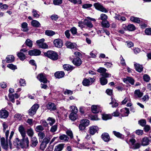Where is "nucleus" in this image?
<instances>
[{"mask_svg": "<svg viewBox=\"0 0 151 151\" xmlns=\"http://www.w3.org/2000/svg\"><path fill=\"white\" fill-rule=\"evenodd\" d=\"M22 141L20 140L18 138H16L13 141V145L11 143L10 144L9 146L11 149L16 148H20L28 147L26 146V143L23 141Z\"/></svg>", "mask_w": 151, "mask_h": 151, "instance_id": "f257e3e1", "label": "nucleus"}, {"mask_svg": "<svg viewBox=\"0 0 151 151\" xmlns=\"http://www.w3.org/2000/svg\"><path fill=\"white\" fill-rule=\"evenodd\" d=\"M18 131L21 135L22 139V140L26 143L27 147L29 146V140L26 135V132L25 127L22 124L20 125L18 127Z\"/></svg>", "mask_w": 151, "mask_h": 151, "instance_id": "f03ea898", "label": "nucleus"}, {"mask_svg": "<svg viewBox=\"0 0 151 151\" xmlns=\"http://www.w3.org/2000/svg\"><path fill=\"white\" fill-rule=\"evenodd\" d=\"M44 55L50 59L55 60L58 58V55L56 52L53 51H48L44 53Z\"/></svg>", "mask_w": 151, "mask_h": 151, "instance_id": "7ed1b4c3", "label": "nucleus"}, {"mask_svg": "<svg viewBox=\"0 0 151 151\" xmlns=\"http://www.w3.org/2000/svg\"><path fill=\"white\" fill-rule=\"evenodd\" d=\"M95 81V79L94 78L89 77L88 78H85L82 81V84L84 86H88L94 82Z\"/></svg>", "mask_w": 151, "mask_h": 151, "instance_id": "20e7f679", "label": "nucleus"}, {"mask_svg": "<svg viewBox=\"0 0 151 151\" xmlns=\"http://www.w3.org/2000/svg\"><path fill=\"white\" fill-rule=\"evenodd\" d=\"M93 6L96 9L102 12L106 13L108 12L107 9L99 3H95L94 4Z\"/></svg>", "mask_w": 151, "mask_h": 151, "instance_id": "39448f33", "label": "nucleus"}, {"mask_svg": "<svg viewBox=\"0 0 151 151\" xmlns=\"http://www.w3.org/2000/svg\"><path fill=\"white\" fill-rule=\"evenodd\" d=\"M39 107V105L37 104H34L29 110V114L31 116L34 115Z\"/></svg>", "mask_w": 151, "mask_h": 151, "instance_id": "423d86ee", "label": "nucleus"}, {"mask_svg": "<svg viewBox=\"0 0 151 151\" xmlns=\"http://www.w3.org/2000/svg\"><path fill=\"white\" fill-rule=\"evenodd\" d=\"M44 39L42 38L37 40L36 42L39 47L46 49L48 48V46L44 42Z\"/></svg>", "mask_w": 151, "mask_h": 151, "instance_id": "0eeeda50", "label": "nucleus"}, {"mask_svg": "<svg viewBox=\"0 0 151 151\" xmlns=\"http://www.w3.org/2000/svg\"><path fill=\"white\" fill-rule=\"evenodd\" d=\"M37 78L41 82L46 83L47 82V80L46 78V75L45 74L41 73L38 75L37 77Z\"/></svg>", "mask_w": 151, "mask_h": 151, "instance_id": "6e6552de", "label": "nucleus"}, {"mask_svg": "<svg viewBox=\"0 0 151 151\" xmlns=\"http://www.w3.org/2000/svg\"><path fill=\"white\" fill-rule=\"evenodd\" d=\"M54 45L56 47L60 48L63 45V42L60 39H56L53 41Z\"/></svg>", "mask_w": 151, "mask_h": 151, "instance_id": "1a4fd4ad", "label": "nucleus"}, {"mask_svg": "<svg viewBox=\"0 0 151 151\" xmlns=\"http://www.w3.org/2000/svg\"><path fill=\"white\" fill-rule=\"evenodd\" d=\"M99 130L98 127L96 126H93L89 127V129L90 134L92 135L95 134L96 132H98Z\"/></svg>", "mask_w": 151, "mask_h": 151, "instance_id": "9d476101", "label": "nucleus"}, {"mask_svg": "<svg viewBox=\"0 0 151 151\" xmlns=\"http://www.w3.org/2000/svg\"><path fill=\"white\" fill-rule=\"evenodd\" d=\"M47 107L48 109L50 111H54L56 109V106L53 103L50 102L47 105Z\"/></svg>", "mask_w": 151, "mask_h": 151, "instance_id": "9b49d317", "label": "nucleus"}, {"mask_svg": "<svg viewBox=\"0 0 151 151\" xmlns=\"http://www.w3.org/2000/svg\"><path fill=\"white\" fill-rule=\"evenodd\" d=\"M28 53L31 56H37L40 55L41 52L39 50L35 49L29 50Z\"/></svg>", "mask_w": 151, "mask_h": 151, "instance_id": "f8f14e48", "label": "nucleus"}, {"mask_svg": "<svg viewBox=\"0 0 151 151\" xmlns=\"http://www.w3.org/2000/svg\"><path fill=\"white\" fill-rule=\"evenodd\" d=\"M129 113V110L127 108H123L120 110V114L123 116H128Z\"/></svg>", "mask_w": 151, "mask_h": 151, "instance_id": "ddd939ff", "label": "nucleus"}, {"mask_svg": "<svg viewBox=\"0 0 151 151\" xmlns=\"http://www.w3.org/2000/svg\"><path fill=\"white\" fill-rule=\"evenodd\" d=\"M91 111L94 113H97L101 111L100 107L98 105H93L91 106Z\"/></svg>", "mask_w": 151, "mask_h": 151, "instance_id": "4468645a", "label": "nucleus"}, {"mask_svg": "<svg viewBox=\"0 0 151 151\" xmlns=\"http://www.w3.org/2000/svg\"><path fill=\"white\" fill-rule=\"evenodd\" d=\"M1 144L2 147L5 150H7L8 148V144L7 142H6L5 139L4 137L1 139Z\"/></svg>", "mask_w": 151, "mask_h": 151, "instance_id": "2eb2a0df", "label": "nucleus"}, {"mask_svg": "<svg viewBox=\"0 0 151 151\" xmlns=\"http://www.w3.org/2000/svg\"><path fill=\"white\" fill-rule=\"evenodd\" d=\"M72 62L74 65L77 66L80 65L82 63L81 60L79 58H74Z\"/></svg>", "mask_w": 151, "mask_h": 151, "instance_id": "dca6fc26", "label": "nucleus"}, {"mask_svg": "<svg viewBox=\"0 0 151 151\" xmlns=\"http://www.w3.org/2000/svg\"><path fill=\"white\" fill-rule=\"evenodd\" d=\"M38 143L37 139L36 137L31 138L30 146L32 147H35Z\"/></svg>", "mask_w": 151, "mask_h": 151, "instance_id": "f3484780", "label": "nucleus"}, {"mask_svg": "<svg viewBox=\"0 0 151 151\" xmlns=\"http://www.w3.org/2000/svg\"><path fill=\"white\" fill-rule=\"evenodd\" d=\"M8 116V113L5 110H2L0 111V118H5Z\"/></svg>", "mask_w": 151, "mask_h": 151, "instance_id": "a211bd4d", "label": "nucleus"}, {"mask_svg": "<svg viewBox=\"0 0 151 151\" xmlns=\"http://www.w3.org/2000/svg\"><path fill=\"white\" fill-rule=\"evenodd\" d=\"M101 138L105 142H108L109 141L110 137L109 134L107 133H104L101 135Z\"/></svg>", "mask_w": 151, "mask_h": 151, "instance_id": "6ab92c4d", "label": "nucleus"}, {"mask_svg": "<svg viewBox=\"0 0 151 151\" xmlns=\"http://www.w3.org/2000/svg\"><path fill=\"white\" fill-rule=\"evenodd\" d=\"M83 24L84 25H86L88 27L91 28L93 27V25L91 22L89 20L85 19L83 21Z\"/></svg>", "mask_w": 151, "mask_h": 151, "instance_id": "aec40b11", "label": "nucleus"}, {"mask_svg": "<svg viewBox=\"0 0 151 151\" xmlns=\"http://www.w3.org/2000/svg\"><path fill=\"white\" fill-rule=\"evenodd\" d=\"M28 24L27 23L24 22L21 24L22 30L24 32H27L29 30L28 28Z\"/></svg>", "mask_w": 151, "mask_h": 151, "instance_id": "412c9836", "label": "nucleus"}, {"mask_svg": "<svg viewBox=\"0 0 151 151\" xmlns=\"http://www.w3.org/2000/svg\"><path fill=\"white\" fill-rule=\"evenodd\" d=\"M150 141V139L147 137L143 138L142 141V145L143 146H146L148 145Z\"/></svg>", "mask_w": 151, "mask_h": 151, "instance_id": "4be33fe9", "label": "nucleus"}, {"mask_svg": "<svg viewBox=\"0 0 151 151\" xmlns=\"http://www.w3.org/2000/svg\"><path fill=\"white\" fill-rule=\"evenodd\" d=\"M65 73L62 71L56 72L55 74V76L57 78H63L64 76Z\"/></svg>", "mask_w": 151, "mask_h": 151, "instance_id": "5701e85b", "label": "nucleus"}, {"mask_svg": "<svg viewBox=\"0 0 151 151\" xmlns=\"http://www.w3.org/2000/svg\"><path fill=\"white\" fill-rule=\"evenodd\" d=\"M65 45L68 48L73 49L76 47V45L75 43H73L67 41L65 43Z\"/></svg>", "mask_w": 151, "mask_h": 151, "instance_id": "b1692460", "label": "nucleus"}, {"mask_svg": "<svg viewBox=\"0 0 151 151\" xmlns=\"http://www.w3.org/2000/svg\"><path fill=\"white\" fill-rule=\"evenodd\" d=\"M63 68L65 70L70 71L74 69V67L70 65L65 64L63 65Z\"/></svg>", "mask_w": 151, "mask_h": 151, "instance_id": "393cba45", "label": "nucleus"}, {"mask_svg": "<svg viewBox=\"0 0 151 151\" xmlns=\"http://www.w3.org/2000/svg\"><path fill=\"white\" fill-rule=\"evenodd\" d=\"M134 66L136 70L137 71L141 72L142 71L143 68L142 65L138 63H135L134 64Z\"/></svg>", "mask_w": 151, "mask_h": 151, "instance_id": "a878e982", "label": "nucleus"}, {"mask_svg": "<svg viewBox=\"0 0 151 151\" xmlns=\"http://www.w3.org/2000/svg\"><path fill=\"white\" fill-rule=\"evenodd\" d=\"M59 138V139L63 142H67L68 141V137L65 134H62L60 135Z\"/></svg>", "mask_w": 151, "mask_h": 151, "instance_id": "bb28decb", "label": "nucleus"}, {"mask_svg": "<svg viewBox=\"0 0 151 151\" xmlns=\"http://www.w3.org/2000/svg\"><path fill=\"white\" fill-rule=\"evenodd\" d=\"M31 24L33 27H39L41 25L40 22L36 20H33L32 21Z\"/></svg>", "mask_w": 151, "mask_h": 151, "instance_id": "cd10ccee", "label": "nucleus"}, {"mask_svg": "<svg viewBox=\"0 0 151 151\" xmlns=\"http://www.w3.org/2000/svg\"><path fill=\"white\" fill-rule=\"evenodd\" d=\"M130 20L134 22L137 23H141L142 21H141L140 19L139 18L132 17L130 18Z\"/></svg>", "mask_w": 151, "mask_h": 151, "instance_id": "c85d7f7f", "label": "nucleus"}, {"mask_svg": "<svg viewBox=\"0 0 151 151\" xmlns=\"http://www.w3.org/2000/svg\"><path fill=\"white\" fill-rule=\"evenodd\" d=\"M64 144H60L55 146L54 151H61L63 149Z\"/></svg>", "mask_w": 151, "mask_h": 151, "instance_id": "c756f323", "label": "nucleus"}, {"mask_svg": "<svg viewBox=\"0 0 151 151\" xmlns=\"http://www.w3.org/2000/svg\"><path fill=\"white\" fill-rule=\"evenodd\" d=\"M101 24L102 26L105 28H109L110 26V24L107 20L102 21Z\"/></svg>", "mask_w": 151, "mask_h": 151, "instance_id": "7c9ffc66", "label": "nucleus"}, {"mask_svg": "<svg viewBox=\"0 0 151 151\" xmlns=\"http://www.w3.org/2000/svg\"><path fill=\"white\" fill-rule=\"evenodd\" d=\"M134 94L136 97L140 98L142 96L143 93L141 92L140 90H137L135 91Z\"/></svg>", "mask_w": 151, "mask_h": 151, "instance_id": "2f4dec72", "label": "nucleus"}, {"mask_svg": "<svg viewBox=\"0 0 151 151\" xmlns=\"http://www.w3.org/2000/svg\"><path fill=\"white\" fill-rule=\"evenodd\" d=\"M69 117L71 120L75 121L77 119V113H71L69 115Z\"/></svg>", "mask_w": 151, "mask_h": 151, "instance_id": "473e14b6", "label": "nucleus"}, {"mask_svg": "<svg viewBox=\"0 0 151 151\" xmlns=\"http://www.w3.org/2000/svg\"><path fill=\"white\" fill-rule=\"evenodd\" d=\"M14 57L12 55H8L6 58V60L8 63H12L14 60Z\"/></svg>", "mask_w": 151, "mask_h": 151, "instance_id": "72a5a7b5", "label": "nucleus"}, {"mask_svg": "<svg viewBox=\"0 0 151 151\" xmlns=\"http://www.w3.org/2000/svg\"><path fill=\"white\" fill-rule=\"evenodd\" d=\"M111 101L110 103V104H112V107H116L118 105V104L116 102L115 99L112 97H111Z\"/></svg>", "mask_w": 151, "mask_h": 151, "instance_id": "f704fd0d", "label": "nucleus"}, {"mask_svg": "<svg viewBox=\"0 0 151 151\" xmlns=\"http://www.w3.org/2000/svg\"><path fill=\"white\" fill-rule=\"evenodd\" d=\"M27 132L28 136L32 137L34 134V131L32 128L27 129Z\"/></svg>", "mask_w": 151, "mask_h": 151, "instance_id": "c9c22d12", "label": "nucleus"}, {"mask_svg": "<svg viewBox=\"0 0 151 151\" xmlns=\"http://www.w3.org/2000/svg\"><path fill=\"white\" fill-rule=\"evenodd\" d=\"M113 133L117 137L123 139L124 138V136L122 134L120 133L119 132H117L115 131H113Z\"/></svg>", "mask_w": 151, "mask_h": 151, "instance_id": "e433bc0d", "label": "nucleus"}, {"mask_svg": "<svg viewBox=\"0 0 151 151\" xmlns=\"http://www.w3.org/2000/svg\"><path fill=\"white\" fill-rule=\"evenodd\" d=\"M35 130L36 132H40L44 130V128L42 125H39L36 127Z\"/></svg>", "mask_w": 151, "mask_h": 151, "instance_id": "4c0bfd02", "label": "nucleus"}, {"mask_svg": "<svg viewBox=\"0 0 151 151\" xmlns=\"http://www.w3.org/2000/svg\"><path fill=\"white\" fill-rule=\"evenodd\" d=\"M47 121L48 122V124L50 126H52L55 122V119L50 117H48L47 119Z\"/></svg>", "mask_w": 151, "mask_h": 151, "instance_id": "58836bf2", "label": "nucleus"}, {"mask_svg": "<svg viewBox=\"0 0 151 151\" xmlns=\"http://www.w3.org/2000/svg\"><path fill=\"white\" fill-rule=\"evenodd\" d=\"M17 55L20 60H24L26 58V55L21 52L18 53Z\"/></svg>", "mask_w": 151, "mask_h": 151, "instance_id": "ea45409f", "label": "nucleus"}, {"mask_svg": "<svg viewBox=\"0 0 151 151\" xmlns=\"http://www.w3.org/2000/svg\"><path fill=\"white\" fill-rule=\"evenodd\" d=\"M81 123L85 127H86L88 126L89 124V121L86 119H83L81 121Z\"/></svg>", "mask_w": 151, "mask_h": 151, "instance_id": "a19ab883", "label": "nucleus"}, {"mask_svg": "<svg viewBox=\"0 0 151 151\" xmlns=\"http://www.w3.org/2000/svg\"><path fill=\"white\" fill-rule=\"evenodd\" d=\"M100 81L101 84L102 85H105L107 83V80L104 77L100 78Z\"/></svg>", "mask_w": 151, "mask_h": 151, "instance_id": "79ce46f5", "label": "nucleus"}, {"mask_svg": "<svg viewBox=\"0 0 151 151\" xmlns=\"http://www.w3.org/2000/svg\"><path fill=\"white\" fill-rule=\"evenodd\" d=\"M108 16L106 14H101L100 17L99 18V19H100L102 21H103L106 20L108 19Z\"/></svg>", "mask_w": 151, "mask_h": 151, "instance_id": "37998d69", "label": "nucleus"}, {"mask_svg": "<svg viewBox=\"0 0 151 151\" xmlns=\"http://www.w3.org/2000/svg\"><path fill=\"white\" fill-rule=\"evenodd\" d=\"M111 116L109 114H104L102 115V118L104 120H107L111 118Z\"/></svg>", "mask_w": 151, "mask_h": 151, "instance_id": "c03bdc74", "label": "nucleus"}, {"mask_svg": "<svg viewBox=\"0 0 151 151\" xmlns=\"http://www.w3.org/2000/svg\"><path fill=\"white\" fill-rule=\"evenodd\" d=\"M25 43L29 47H31L32 46V42L29 39H28L26 40Z\"/></svg>", "mask_w": 151, "mask_h": 151, "instance_id": "a18cd8bd", "label": "nucleus"}, {"mask_svg": "<svg viewBox=\"0 0 151 151\" xmlns=\"http://www.w3.org/2000/svg\"><path fill=\"white\" fill-rule=\"evenodd\" d=\"M97 54V51L96 50H93L90 52V55L91 58H95L96 57Z\"/></svg>", "mask_w": 151, "mask_h": 151, "instance_id": "49530a36", "label": "nucleus"}, {"mask_svg": "<svg viewBox=\"0 0 151 151\" xmlns=\"http://www.w3.org/2000/svg\"><path fill=\"white\" fill-rule=\"evenodd\" d=\"M45 34L48 36H52L55 34V32L50 30H47L46 31Z\"/></svg>", "mask_w": 151, "mask_h": 151, "instance_id": "de8ad7c7", "label": "nucleus"}, {"mask_svg": "<svg viewBox=\"0 0 151 151\" xmlns=\"http://www.w3.org/2000/svg\"><path fill=\"white\" fill-rule=\"evenodd\" d=\"M8 6L6 4H3L2 3H0V9L2 10L7 9Z\"/></svg>", "mask_w": 151, "mask_h": 151, "instance_id": "09e8293b", "label": "nucleus"}, {"mask_svg": "<svg viewBox=\"0 0 151 151\" xmlns=\"http://www.w3.org/2000/svg\"><path fill=\"white\" fill-rule=\"evenodd\" d=\"M70 108L71 109V113H77L78 112V109L77 107L75 106H70Z\"/></svg>", "mask_w": 151, "mask_h": 151, "instance_id": "8fccbe9b", "label": "nucleus"}, {"mask_svg": "<svg viewBox=\"0 0 151 151\" xmlns=\"http://www.w3.org/2000/svg\"><path fill=\"white\" fill-rule=\"evenodd\" d=\"M135 28L134 25L132 24L128 25L127 27V29L130 31H132L135 29Z\"/></svg>", "mask_w": 151, "mask_h": 151, "instance_id": "3c124183", "label": "nucleus"}, {"mask_svg": "<svg viewBox=\"0 0 151 151\" xmlns=\"http://www.w3.org/2000/svg\"><path fill=\"white\" fill-rule=\"evenodd\" d=\"M126 142L131 146H133L135 143L136 140L134 139H132L129 140V142H128L127 140H126Z\"/></svg>", "mask_w": 151, "mask_h": 151, "instance_id": "603ef678", "label": "nucleus"}, {"mask_svg": "<svg viewBox=\"0 0 151 151\" xmlns=\"http://www.w3.org/2000/svg\"><path fill=\"white\" fill-rule=\"evenodd\" d=\"M33 16L36 18H38L40 17V15L38 13V12L36 10L33 9L32 11Z\"/></svg>", "mask_w": 151, "mask_h": 151, "instance_id": "864d4df0", "label": "nucleus"}, {"mask_svg": "<svg viewBox=\"0 0 151 151\" xmlns=\"http://www.w3.org/2000/svg\"><path fill=\"white\" fill-rule=\"evenodd\" d=\"M141 146L140 144L139 143H135L133 146H131L130 147L133 149H138Z\"/></svg>", "mask_w": 151, "mask_h": 151, "instance_id": "5fc2aeb1", "label": "nucleus"}, {"mask_svg": "<svg viewBox=\"0 0 151 151\" xmlns=\"http://www.w3.org/2000/svg\"><path fill=\"white\" fill-rule=\"evenodd\" d=\"M19 83L20 86H26V83L25 80L21 78L19 80Z\"/></svg>", "mask_w": 151, "mask_h": 151, "instance_id": "6e6d98bb", "label": "nucleus"}, {"mask_svg": "<svg viewBox=\"0 0 151 151\" xmlns=\"http://www.w3.org/2000/svg\"><path fill=\"white\" fill-rule=\"evenodd\" d=\"M62 0H53V4L55 5H59L62 3Z\"/></svg>", "mask_w": 151, "mask_h": 151, "instance_id": "4d7b16f0", "label": "nucleus"}, {"mask_svg": "<svg viewBox=\"0 0 151 151\" xmlns=\"http://www.w3.org/2000/svg\"><path fill=\"white\" fill-rule=\"evenodd\" d=\"M98 72L103 74L106 71V69L104 68L100 67L97 70Z\"/></svg>", "mask_w": 151, "mask_h": 151, "instance_id": "13d9d810", "label": "nucleus"}, {"mask_svg": "<svg viewBox=\"0 0 151 151\" xmlns=\"http://www.w3.org/2000/svg\"><path fill=\"white\" fill-rule=\"evenodd\" d=\"M139 124L142 126H145L146 123V121L145 119H141L138 121Z\"/></svg>", "mask_w": 151, "mask_h": 151, "instance_id": "bf43d9fd", "label": "nucleus"}, {"mask_svg": "<svg viewBox=\"0 0 151 151\" xmlns=\"http://www.w3.org/2000/svg\"><path fill=\"white\" fill-rule=\"evenodd\" d=\"M57 128V125H55L51 127L50 131L52 132H55L56 131Z\"/></svg>", "mask_w": 151, "mask_h": 151, "instance_id": "052dcab7", "label": "nucleus"}, {"mask_svg": "<svg viewBox=\"0 0 151 151\" xmlns=\"http://www.w3.org/2000/svg\"><path fill=\"white\" fill-rule=\"evenodd\" d=\"M143 79L145 81L148 82L150 81V78L148 75L145 74L143 76Z\"/></svg>", "mask_w": 151, "mask_h": 151, "instance_id": "680f3d73", "label": "nucleus"}, {"mask_svg": "<svg viewBox=\"0 0 151 151\" xmlns=\"http://www.w3.org/2000/svg\"><path fill=\"white\" fill-rule=\"evenodd\" d=\"M40 123L42 125V126L44 127H47L48 124L47 122L44 120H42L40 121Z\"/></svg>", "mask_w": 151, "mask_h": 151, "instance_id": "e2e57ef3", "label": "nucleus"}, {"mask_svg": "<svg viewBox=\"0 0 151 151\" xmlns=\"http://www.w3.org/2000/svg\"><path fill=\"white\" fill-rule=\"evenodd\" d=\"M66 134L70 137L71 139L73 137V135L72 131L70 130H68L66 132Z\"/></svg>", "mask_w": 151, "mask_h": 151, "instance_id": "0e129e2a", "label": "nucleus"}, {"mask_svg": "<svg viewBox=\"0 0 151 151\" xmlns=\"http://www.w3.org/2000/svg\"><path fill=\"white\" fill-rule=\"evenodd\" d=\"M130 99L129 97H126L123 101H122V103L123 104H125L128 102L130 101Z\"/></svg>", "mask_w": 151, "mask_h": 151, "instance_id": "69168bd1", "label": "nucleus"}, {"mask_svg": "<svg viewBox=\"0 0 151 151\" xmlns=\"http://www.w3.org/2000/svg\"><path fill=\"white\" fill-rule=\"evenodd\" d=\"M50 140V138L49 137H46L43 139L42 142L47 145L48 144Z\"/></svg>", "mask_w": 151, "mask_h": 151, "instance_id": "338daca9", "label": "nucleus"}, {"mask_svg": "<svg viewBox=\"0 0 151 151\" xmlns=\"http://www.w3.org/2000/svg\"><path fill=\"white\" fill-rule=\"evenodd\" d=\"M70 31L72 34L73 35L76 34L77 33V29L75 27H73L71 28Z\"/></svg>", "mask_w": 151, "mask_h": 151, "instance_id": "774afa93", "label": "nucleus"}]
</instances>
